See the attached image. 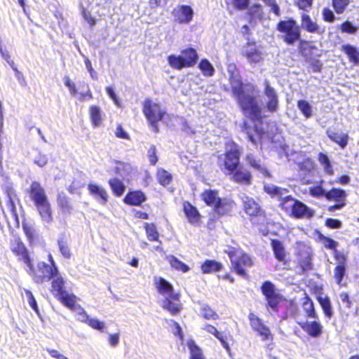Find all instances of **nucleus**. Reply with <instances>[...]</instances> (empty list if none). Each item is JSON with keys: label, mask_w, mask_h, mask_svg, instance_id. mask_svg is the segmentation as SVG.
<instances>
[{"label": "nucleus", "mask_w": 359, "mask_h": 359, "mask_svg": "<svg viewBox=\"0 0 359 359\" xmlns=\"http://www.w3.org/2000/svg\"><path fill=\"white\" fill-rule=\"evenodd\" d=\"M175 302L168 296V297L165 298L162 304L163 309L168 311L172 316L177 315L182 309V304Z\"/></svg>", "instance_id": "41"}, {"label": "nucleus", "mask_w": 359, "mask_h": 359, "mask_svg": "<svg viewBox=\"0 0 359 359\" xmlns=\"http://www.w3.org/2000/svg\"><path fill=\"white\" fill-rule=\"evenodd\" d=\"M27 193L41 220L46 223L52 222L53 215L51 204L41 184L37 181H33L27 189Z\"/></svg>", "instance_id": "4"}, {"label": "nucleus", "mask_w": 359, "mask_h": 359, "mask_svg": "<svg viewBox=\"0 0 359 359\" xmlns=\"http://www.w3.org/2000/svg\"><path fill=\"white\" fill-rule=\"evenodd\" d=\"M316 299L319 303L325 318L331 319L333 316L334 311L330 297L327 295L324 297L318 296Z\"/></svg>", "instance_id": "39"}, {"label": "nucleus", "mask_w": 359, "mask_h": 359, "mask_svg": "<svg viewBox=\"0 0 359 359\" xmlns=\"http://www.w3.org/2000/svg\"><path fill=\"white\" fill-rule=\"evenodd\" d=\"M264 191L269 194L271 197L275 196H282L287 193L288 190L286 188L279 187L273 184L264 186Z\"/></svg>", "instance_id": "53"}, {"label": "nucleus", "mask_w": 359, "mask_h": 359, "mask_svg": "<svg viewBox=\"0 0 359 359\" xmlns=\"http://www.w3.org/2000/svg\"><path fill=\"white\" fill-rule=\"evenodd\" d=\"M198 67L201 70L202 74L205 77L212 76L215 72L213 65L206 58L201 60L198 65Z\"/></svg>", "instance_id": "46"}, {"label": "nucleus", "mask_w": 359, "mask_h": 359, "mask_svg": "<svg viewBox=\"0 0 359 359\" xmlns=\"http://www.w3.org/2000/svg\"><path fill=\"white\" fill-rule=\"evenodd\" d=\"M48 260L50 264L44 262H39L34 266L32 260L27 264L29 268L27 272L36 283L42 284L48 282L59 273L57 266L51 255H48Z\"/></svg>", "instance_id": "5"}, {"label": "nucleus", "mask_w": 359, "mask_h": 359, "mask_svg": "<svg viewBox=\"0 0 359 359\" xmlns=\"http://www.w3.org/2000/svg\"><path fill=\"white\" fill-rule=\"evenodd\" d=\"M59 250L65 259H70L72 252L69 248V238L62 233L57 240Z\"/></svg>", "instance_id": "42"}, {"label": "nucleus", "mask_w": 359, "mask_h": 359, "mask_svg": "<svg viewBox=\"0 0 359 359\" xmlns=\"http://www.w3.org/2000/svg\"><path fill=\"white\" fill-rule=\"evenodd\" d=\"M245 160L248 164L250 165V167L262 173L264 177H271L270 172L262 163L261 160L255 158V156L252 154H246Z\"/></svg>", "instance_id": "31"}, {"label": "nucleus", "mask_w": 359, "mask_h": 359, "mask_svg": "<svg viewBox=\"0 0 359 359\" xmlns=\"http://www.w3.org/2000/svg\"><path fill=\"white\" fill-rule=\"evenodd\" d=\"M350 0H332V6L337 14H342L350 4Z\"/></svg>", "instance_id": "55"}, {"label": "nucleus", "mask_w": 359, "mask_h": 359, "mask_svg": "<svg viewBox=\"0 0 359 359\" xmlns=\"http://www.w3.org/2000/svg\"><path fill=\"white\" fill-rule=\"evenodd\" d=\"M301 28L308 33L318 35L325 32V29L322 28L317 22L313 20L311 17L306 13L301 14Z\"/></svg>", "instance_id": "22"}, {"label": "nucleus", "mask_w": 359, "mask_h": 359, "mask_svg": "<svg viewBox=\"0 0 359 359\" xmlns=\"http://www.w3.org/2000/svg\"><path fill=\"white\" fill-rule=\"evenodd\" d=\"M131 169L130 164L128 163L117 161L114 168V173L119 175H127Z\"/></svg>", "instance_id": "60"}, {"label": "nucleus", "mask_w": 359, "mask_h": 359, "mask_svg": "<svg viewBox=\"0 0 359 359\" xmlns=\"http://www.w3.org/2000/svg\"><path fill=\"white\" fill-rule=\"evenodd\" d=\"M302 306L307 318L318 319V315L316 311L313 302L306 293L302 299Z\"/></svg>", "instance_id": "36"}, {"label": "nucleus", "mask_w": 359, "mask_h": 359, "mask_svg": "<svg viewBox=\"0 0 359 359\" xmlns=\"http://www.w3.org/2000/svg\"><path fill=\"white\" fill-rule=\"evenodd\" d=\"M306 62H309V67L311 71L314 73H319L323 69V62L317 58L309 57L305 60Z\"/></svg>", "instance_id": "63"}, {"label": "nucleus", "mask_w": 359, "mask_h": 359, "mask_svg": "<svg viewBox=\"0 0 359 359\" xmlns=\"http://www.w3.org/2000/svg\"><path fill=\"white\" fill-rule=\"evenodd\" d=\"M271 246L275 259L283 264L284 269L290 270V259L288 257V252L286 251L283 243L280 241L273 238L271 240Z\"/></svg>", "instance_id": "17"}, {"label": "nucleus", "mask_w": 359, "mask_h": 359, "mask_svg": "<svg viewBox=\"0 0 359 359\" xmlns=\"http://www.w3.org/2000/svg\"><path fill=\"white\" fill-rule=\"evenodd\" d=\"M198 54L196 48L187 47L180 51V55L171 54L167 60L169 65L174 69L180 70L184 68L194 67L198 60Z\"/></svg>", "instance_id": "7"}, {"label": "nucleus", "mask_w": 359, "mask_h": 359, "mask_svg": "<svg viewBox=\"0 0 359 359\" xmlns=\"http://www.w3.org/2000/svg\"><path fill=\"white\" fill-rule=\"evenodd\" d=\"M108 184L116 196H121L125 191L126 186L123 182L116 177L109 180Z\"/></svg>", "instance_id": "45"}, {"label": "nucleus", "mask_w": 359, "mask_h": 359, "mask_svg": "<svg viewBox=\"0 0 359 359\" xmlns=\"http://www.w3.org/2000/svg\"><path fill=\"white\" fill-rule=\"evenodd\" d=\"M241 151L237 144L232 142L230 148L217 156V165L226 176L234 171L241 163Z\"/></svg>", "instance_id": "6"}, {"label": "nucleus", "mask_w": 359, "mask_h": 359, "mask_svg": "<svg viewBox=\"0 0 359 359\" xmlns=\"http://www.w3.org/2000/svg\"><path fill=\"white\" fill-rule=\"evenodd\" d=\"M166 259L169 262L172 269L176 271L186 273L190 270L189 266L187 264L182 262L174 255L167 256Z\"/></svg>", "instance_id": "44"}, {"label": "nucleus", "mask_w": 359, "mask_h": 359, "mask_svg": "<svg viewBox=\"0 0 359 359\" xmlns=\"http://www.w3.org/2000/svg\"><path fill=\"white\" fill-rule=\"evenodd\" d=\"M89 118L91 122V125L93 128H97L102 123L103 116L104 114L97 105H91L88 109Z\"/></svg>", "instance_id": "35"}, {"label": "nucleus", "mask_w": 359, "mask_h": 359, "mask_svg": "<svg viewBox=\"0 0 359 359\" xmlns=\"http://www.w3.org/2000/svg\"><path fill=\"white\" fill-rule=\"evenodd\" d=\"M317 236L316 241L320 243L326 249L330 250L333 252V257H335L336 254L343 253L342 252L337 250L339 243L332 238L325 236L320 231L316 230L315 231Z\"/></svg>", "instance_id": "29"}, {"label": "nucleus", "mask_w": 359, "mask_h": 359, "mask_svg": "<svg viewBox=\"0 0 359 359\" xmlns=\"http://www.w3.org/2000/svg\"><path fill=\"white\" fill-rule=\"evenodd\" d=\"M260 290L266 301V309L282 320L294 318L298 313V306L292 299H288L277 292L270 280L262 283Z\"/></svg>", "instance_id": "1"}, {"label": "nucleus", "mask_w": 359, "mask_h": 359, "mask_svg": "<svg viewBox=\"0 0 359 359\" xmlns=\"http://www.w3.org/2000/svg\"><path fill=\"white\" fill-rule=\"evenodd\" d=\"M313 0H294V5L304 13H309L313 7Z\"/></svg>", "instance_id": "57"}, {"label": "nucleus", "mask_w": 359, "mask_h": 359, "mask_svg": "<svg viewBox=\"0 0 359 359\" xmlns=\"http://www.w3.org/2000/svg\"><path fill=\"white\" fill-rule=\"evenodd\" d=\"M201 198L203 202L212 209L215 208L217 201L221 198L219 196V191L216 189H205L201 194Z\"/></svg>", "instance_id": "34"}, {"label": "nucleus", "mask_w": 359, "mask_h": 359, "mask_svg": "<svg viewBox=\"0 0 359 359\" xmlns=\"http://www.w3.org/2000/svg\"><path fill=\"white\" fill-rule=\"evenodd\" d=\"M10 249L13 255L18 257V260L25 264H29L32 260L29 252L20 237H14L10 241Z\"/></svg>", "instance_id": "19"}, {"label": "nucleus", "mask_w": 359, "mask_h": 359, "mask_svg": "<svg viewBox=\"0 0 359 359\" xmlns=\"http://www.w3.org/2000/svg\"><path fill=\"white\" fill-rule=\"evenodd\" d=\"M242 208L253 227L263 235L269 233V219L262 205L252 197L245 196L242 199Z\"/></svg>", "instance_id": "3"}, {"label": "nucleus", "mask_w": 359, "mask_h": 359, "mask_svg": "<svg viewBox=\"0 0 359 359\" xmlns=\"http://www.w3.org/2000/svg\"><path fill=\"white\" fill-rule=\"evenodd\" d=\"M51 280V293L62 304H65L74 294L67 292L65 280L60 273L55 275Z\"/></svg>", "instance_id": "13"}, {"label": "nucleus", "mask_w": 359, "mask_h": 359, "mask_svg": "<svg viewBox=\"0 0 359 359\" xmlns=\"http://www.w3.org/2000/svg\"><path fill=\"white\" fill-rule=\"evenodd\" d=\"M144 229L147 239L149 241H158L159 233L154 223H145Z\"/></svg>", "instance_id": "48"}, {"label": "nucleus", "mask_w": 359, "mask_h": 359, "mask_svg": "<svg viewBox=\"0 0 359 359\" xmlns=\"http://www.w3.org/2000/svg\"><path fill=\"white\" fill-rule=\"evenodd\" d=\"M318 160L319 163L323 165L324 171L327 175H332L334 174V170L330 161L326 154L320 152L318 155Z\"/></svg>", "instance_id": "50"}, {"label": "nucleus", "mask_w": 359, "mask_h": 359, "mask_svg": "<svg viewBox=\"0 0 359 359\" xmlns=\"http://www.w3.org/2000/svg\"><path fill=\"white\" fill-rule=\"evenodd\" d=\"M142 112L154 133H158L159 132L158 123L163 119L166 111L159 103L154 102L150 98H146L142 103Z\"/></svg>", "instance_id": "9"}, {"label": "nucleus", "mask_w": 359, "mask_h": 359, "mask_svg": "<svg viewBox=\"0 0 359 359\" xmlns=\"http://www.w3.org/2000/svg\"><path fill=\"white\" fill-rule=\"evenodd\" d=\"M22 226L27 241L30 243L32 242L36 236V231L33 226L26 222H22Z\"/></svg>", "instance_id": "61"}, {"label": "nucleus", "mask_w": 359, "mask_h": 359, "mask_svg": "<svg viewBox=\"0 0 359 359\" xmlns=\"http://www.w3.org/2000/svg\"><path fill=\"white\" fill-rule=\"evenodd\" d=\"M156 290L158 292L162 295L168 294L172 300L179 302L180 294V293L174 292L172 285L165 278L160 277L156 283Z\"/></svg>", "instance_id": "25"}, {"label": "nucleus", "mask_w": 359, "mask_h": 359, "mask_svg": "<svg viewBox=\"0 0 359 359\" xmlns=\"http://www.w3.org/2000/svg\"><path fill=\"white\" fill-rule=\"evenodd\" d=\"M182 206L183 211L189 222L193 224H198L201 221V215L197 208L188 201H184Z\"/></svg>", "instance_id": "30"}, {"label": "nucleus", "mask_w": 359, "mask_h": 359, "mask_svg": "<svg viewBox=\"0 0 359 359\" xmlns=\"http://www.w3.org/2000/svg\"><path fill=\"white\" fill-rule=\"evenodd\" d=\"M340 29L341 32L353 34L357 32L358 28L351 22L346 20L341 24Z\"/></svg>", "instance_id": "64"}, {"label": "nucleus", "mask_w": 359, "mask_h": 359, "mask_svg": "<svg viewBox=\"0 0 359 359\" xmlns=\"http://www.w3.org/2000/svg\"><path fill=\"white\" fill-rule=\"evenodd\" d=\"M156 177L158 182L163 187L168 185L172 179V175L164 169L158 170Z\"/></svg>", "instance_id": "54"}, {"label": "nucleus", "mask_w": 359, "mask_h": 359, "mask_svg": "<svg viewBox=\"0 0 359 359\" xmlns=\"http://www.w3.org/2000/svg\"><path fill=\"white\" fill-rule=\"evenodd\" d=\"M187 346L190 351L189 359H204L201 349L194 342V340H192V339L189 340L187 341Z\"/></svg>", "instance_id": "49"}, {"label": "nucleus", "mask_w": 359, "mask_h": 359, "mask_svg": "<svg viewBox=\"0 0 359 359\" xmlns=\"http://www.w3.org/2000/svg\"><path fill=\"white\" fill-rule=\"evenodd\" d=\"M297 106L301 113L306 118H309L313 115L312 107L307 100H299L297 102Z\"/></svg>", "instance_id": "51"}, {"label": "nucleus", "mask_w": 359, "mask_h": 359, "mask_svg": "<svg viewBox=\"0 0 359 359\" xmlns=\"http://www.w3.org/2000/svg\"><path fill=\"white\" fill-rule=\"evenodd\" d=\"M123 201L128 205L140 206L147 201V196L141 190L129 191L125 195Z\"/></svg>", "instance_id": "27"}, {"label": "nucleus", "mask_w": 359, "mask_h": 359, "mask_svg": "<svg viewBox=\"0 0 359 359\" xmlns=\"http://www.w3.org/2000/svg\"><path fill=\"white\" fill-rule=\"evenodd\" d=\"M248 320L250 321V325L251 328L256 332L262 326L264 325V323L262 318L257 316L254 313H250L248 315Z\"/></svg>", "instance_id": "56"}, {"label": "nucleus", "mask_w": 359, "mask_h": 359, "mask_svg": "<svg viewBox=\"0 0 359 359\" xmlns=\"http://www.w3.org/2000/svg\"><path fill=\"white\" fill-rule=\"evenodd\" d=\"M241 54L250 64H257L263 60L262 52L255 41H248L243 46Z\"/></svg>", "instance_id": "18"}, {"label": "nucleus", "mask_w": 359, "mask_h": 359, "mask_svg": "<svg viewBox=\"0 0 359 359\" xmlns=\"http://www.w3.org/2000/svg\"><path fill=\"white\" fill-rule=\"evenodd\" d=\"M88 190L91 196L100 201L102 204H105L108 201V194L102 187L96 184H88Z\"/></svg>", "instance_id": "33"}, {"label": "nucleus", "mask_w": 359, "mask_h": 359, "mask_svg": "<svg viewBox=\"0 0 359 359\" xmlns=\"http://www.w3.org/2000/svg\"><path fill=\"white\" fill-rule=\"evenodd\" d=\"M57 205L62 213L70 214L72 210V205L70 198L64 192H60L57 195Z\"/></svg>", "instance_id": "38"}, {"label": "nucleus", "mask_w": 359, "mask_h": 359, "mask_svg": "<svg viewBox=\"0 0 359 359\" xmlns=\"http://www.w3.org/2000/svg\"><path fill=\"white\" fill-rule=\"evenodd\" d=\"M318 50V47L313 43V41L302 39L298 41V51L305 60L314 55L317 57L321 56V54H316V52Z\"/></svg>", "instance_id": "26"}, {"label": "nucleus", "mask_w": 359, "mask_h": 359, "mask_svg": "<svg viewBox=\"0 0 359 359\" xmlns=\"http://www.w3.org/2000/svg\"><path fill=\"white\" fill-rule=\"evenodd\" d=\"M337 264L333 270V278L335 283L339 287H345L346 283L344 280L348 277V255L347 253H337L334 257Z\"/></svg>", "instance_id": "12"}, {"label": "nucleus", "mask_w": 359, "mask_h": 359, "mask_svg": "<svg viewBox=\"0 0 359 359\" xmlns=\"http://www.w3.org/2000/svg\"><path fill=\"white\" fill-rule=\"evenodd\" d=\"M318 319L298 322L299 326L311 337L318 338L323 333V326Z\"/></svg>", "instance_id": "21"}, {"label": "nucleus", "mask_w": 359, "mask_h": 359, "mask_svg": "<svg viewBox=\"0 0 359 359\" xmlns=\"http://www.w3.org/2000/svg\"><path fill=\"white\" fill-rule=\"evenodd\" d=\"M347 194L344 189L339 188H332L326 191L325 198L330 201H335L334 205L327 207L329 212H334L340 210L346 205Z\"/></svg>", "instance_id": "15"}, {"label": "nucleus", "mask_w": 359, "mask_h": 359, "mask_svg": "<svg viewBox=\"0 0 359 359\" xmlns=\"http://www.w3.org/2000/svg\"><path fill=\"white\" fill-rule=\"evenodd\" d=\"M241 128L242 132L247 135L248 141L252 142L253 144L257 145V142L256 139L254 137L253 131L255 130L259 134L262 133V132L258 131L257 126H255L252 127L248 121L245 120L243 121Z\"/></svg>", "instance_id": "43"}, {"label": "nucleus", "mask_w": 359, "mask_h": 359, "mask_svg": "<svg viewBox=\"0 0 359 359\" xmlns=\"http://www.w3.org/2000/svg\"><path fill=\"white\" fill-rule=\"evenodd\" d=\"M171 14L177 24L188 25L193 20L194 12L191 6L181 4L175 7Z\"/></svg>", "instance_id": "16"}, {"label": "nucleus", "mask_w": 359, "mask_h": 359, "mask_svg": "<svg viewBox=\"0 0 359 359\" xmlns=\"http://www.w3.org/2000/svg\"><path fill=\"white\" fill-rule=\"evenodd\" d=\"M223 268V264L215 259H205L201 265V272L204 274L220 271Z\"/></svg>", "instance_id": "37"}, {"label": "nucleus", "mask_w": 359, "mask_h": 359, "mask_svg": "<svg viewBox=\"0 0 359 359\" xmlns=\"http://www.w3.org/2000/svg\"><path fill=\"white\" fill-rule=\"evenodd\" d=\"M326 134L329 139L339 145L341 149H344L348 145L350 138L348 133L328 128L326 130Z\"/></svg>", "instance_id": "28"}, {"label": "nucleus", "mask_w": 359, "mask_h": 359, "mask_svg": "<svg viewBox=\"0 0 359 359\" xmlns=\"http://www.w3.org/2000/svg\"><path fill=\"white\" fill-rule=\"evenodd\" d=\"M13 195H15V194L11 193V192H8L7 193L8 200L6 201V206H7V208L8 209L11 215H12V217L15 220L18 221V212H17V209H16L15 203V202L13 201Z\"/></svg>", "instance_id": "58"}, {"label": "nucleus", "mask_w": 359, "mask_h": 359, "mask_svg": "<svg viewBox=\"0 0 359 359\" xmlns=\"http://www.w3.org/2000/svg\"><path fill=\"white\" fill-rule=\"evenodd\" d=\"M236 206V203L232 199L220 198L212 209L219 217L230 215Z\"/></svg>", "instance_id": "24"}, {"label": "nucleus", "mask_w": 359, "mask_h": 359, "mask_svg": "<svg viewBox=\"0 0 359 359\" xmlns=\"http://www.w3.org/2000/svg\"><path fill=\"white\" fill-rule=\"evenodd\" d=\"M252 265L253 261L250 256L245 252L241 251L237 257L231 259L230 269L237 275L247 278L245 268L251 267Z\"/></svg>", "instance_id": "14"}, {"label": "nucleus", "mask_w": 359, "mask_h": 359, "mask_svg": "<svg viewBox=\"0 0 359 359\" xmlns=\"http://www.w3.org/2000/svg\"><path fill=\"white\" fill-rule=\"evenodd\" d=\"M296 268L299 269V274H304L313 270V253L306 246L298 248L295 252Z\"/></svg>", "instance_id": "11"}, {"label": "nucleus", "mask_w": 359, "mask_h": 359, "mask_svg": "<svg viewBox=\"0 0 359 359\" xmlns=\"http://www.w3.org/2000/svg\"><path fill=\"white\" fill-rule=\"evenodd\" d=\"M341 50L347 56L348 61L353 65H359V47L347 43L341 46Z\"/></svg>", "instance_id": "32"}, {"label": "nucleus", "mask_w": 359, "mask_h": 359, "mask_svg": "<svg viewBox=\"0 0 359 359\" xmlns=\"http://www.w3.org/2000/svg\"><path fill=\"white\" fill-rule=\"evenodd\" d=\"M201 313L202 316L207 320H217L219 318L218 314L214 311L210 306L205 304L203 305L201 309Z\"/></svg>", "instance_id": "59"}, {"label": "nucleus", "mask_w": 359, "mask_h": 359, "mask_svg": "<svg viewBox=\"0 0 359 359\" xmlns=\"http://www.w3.org/2000/svg\"><path fill=\"white\" fill-rule=\"evenodd\" d=\"M280 207L285 212H290V215L296 219H310L314 215V211L303 202L294 199L291 195L280 199Z\"/></svg>", "instance_id": "8"}, {"label": "nucleus", "mask_w": 359, "mask_h": 359, "mask_svg": "<svg viewBox=\"0 0 359 359\" xmlns=\"http://www.w3.org/2000/svg\"><path fill=\"white\" fill-rule=\"evenodd\" d=\"M204 330L206 332H208V333L213 334L217 339H218L219 340V341L221 342V344H222L223 347L227 351H230V346H229L228 342L226 341V339L224 337V336L222 335V334L221 332H219L215 326H213L210 324H207L204 327Z\"/></svg>", "instance_id": "47"}, {"label": "nucleus", "mask_w": 359, "mask_h": 359, "mask_svg": "<svg viewBox=\"0 0 359 359\" xmlns=\"http://www.w3.org/2000/svg\"><path fill=\"white\" fill-rule=\"evenodd\" d=\"M77 297L74 294L70 300H68L65 304H63L65 307L68 308L71 311L76 313L77 316L85 311L84 309L76 302Z\"/></svg>", "instance_id": "52"}, {"label": "nucleus", "mask_w": 359, "mask_h": 359, "mask_svg": "<svg viewBox=\"0 0 359 359\" xmlns=\"http://www.w3.org/2000/svg\"><path fill=\"white\" fill-rule=\"evenodd\" d=\"M264 93L268 98L265 105L267 111H276L278 108V97L275 89L270 86L267 81L264 82Z\"/></svg>", "instance_id": "23"}, {"label": "nucleus", "mask_w": 359, "mask_h": 359, "mask_svg": "<svg viewBox=\"0 0 359 359\" xmlns=\"http://www.w3.org/2000/svg\"><path fill=\"white\" fill-rule=\"evenodd\" d=\"M245 14L250 23L257 19L262 20L263 18L262 6L259 4H253L250 6H248Z\"/></svg>", "instance_id": "40"}, {"label": "nucleus", "mask_w": 359, "mask_h": 359, "mask_svg": "<svg viewBox=\"0 0 359 359\" xmlns=\"http://www.w3.org/2000/svg\"><path fill=\"white\" fill-rule=\"evenodd\" d=\"M231 93L236 98L242 113L248 116L252 121H262V109L259 106L256 97L245 93L243 83L238 79L231 85Z\"/></svg>", "instance_id": "2"}, {"label": "nucleus", "mask_w": 359, "mask_h": 359, "mask_svg": "<svg viewBox=\"0 0 359 359\" xmlns=\"http://www.w3.org/2000/svg\"><path fill=\"white\" fill-rule=\"evenodd\" d=\"M276 28L282 34L281 39L287 45H294L302 39L300 27L292 18L280 20Z\"/></svg>", "instance_id": "10"}, {"label": "nucleus", "mask_w": 359, "mask_h": 359, "mask_svg": "<svg viewBox=\"0 0 359 359\" xmlns=\"http://www.w3.org/2000/svg\"><path fill=\"white\" fill-rule=\"evenodd\" d=\"M230 180L238 184L248 186L252 182L251 172L240 163L238 167L229 174Z\"/></svg>", "instance_id": "20"}, {"label": "nucleus", "mask_w": 359, "mask_h": 359, "mask_svg": "<svg viewBox=\"0 0 359 359\" xmlns=\"http://www.w3.org/2000/svg\"><path fill=\"white\" fill-rule=\"evenodd\" d=\"M257 334L261 337L262 341H273V334L270 328L265 324L256 331Z\"/></svg>", "instance_id": "62"}]
</instances>
